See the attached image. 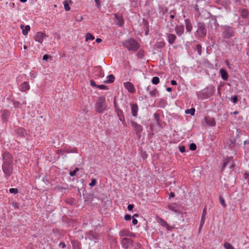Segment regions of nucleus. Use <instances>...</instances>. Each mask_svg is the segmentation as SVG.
<instances>
[{
  "label": "nucleus",
  "instance_id": "40",
  "mask_svg": "<svg viewBox=\"0 0 249 249\" xmlns=\"http://www.w3.org/2000/svg\"><path fill=\"white\" fill-rule=\"evenodd\" d=\"M249 15V11L247 9H243L242 12V16L243 17H247Z\"/></svg>",
  "mask_w": 249,
  "mask_h": 249
},
{
  "label": "nucleus",
  "instance_id": "52",
  "mask_svg": "<svg viewBox=\"0 0 249 249\" xmlns=\"http://www.w3.org/2000/svg\"><path fill=\"white\" fill-rule=\"evenodd\" d=\"M248 144H249V140H246L244 142L245 150H246V149H248V146L247 145Z\"/></svg>",
  "mask_w": 249,
  "mask_h": 249
},
{
  "label": "nucleus",
  "instance_id": "36",
  "mask_svg": "<svg viewBox=\"0 0 249 249\" xmlns=\"http://www.w3.org/2000/svg\"><path fill=\"white\" fill-rule=\"evenodd\" d=\"M152 82L154 85H157L160 82V79L158 77L155 76L153 77Z\"/></svg>",
  "mask_w": 249,
  "mask_h": 249
},
{
  "label": "nucleus",
  "instance_id": "58",
  "mask_svg": "<svg viewBox=\"0 0 249 249\" xmlns=\"http://www.w3.org/2000/svg\"><path fill=\"white\" fill-rule=\"evenodd\" d=\"M171 85H174V86L177 85V83L176 81H175L174 80H172L171 81Z\"/></svg>",
  "mask_w": 249,
  "mask_h": 249
},
{
  "label": "nucleus",
  "instance_id": "48",
  "mask_svg": "<svg viewBox=\"0 0 249 249\" xmlns=\"http://www.w3.org/2000/svg\"><path fill=\"white\" fill-rule=\"evenodd\" d=\"M154 118L158 123H159L160 115L158 113L154 114Z\"/></svg>",
  "mask_w": 249,
  "mask_h": 249
},
{
  "label": "nucleus",
  "instance_id": "7",
  "mask_svg": "<svg viewBox=\"0 0 249 249\" xmlns=\"http://www.w3.org/2000/svg\"><path fill=\"white\" fill-rule=\"evenodd\" d=\"M121 243L123 248L127 249L132 246L133 240L130 238H123L122 239Z\"/></svg>",
  "mask_w": 249,
  "mask_h": 249
},
{
  "label": "nucleus",
  "instance_id": "4",
  "mask_svg": "<svg viewBox=\"0 0 249 249\" xmlns=\"http://www.w3.org/2000/svg\"><path fill=\"white\" fill-rule=\"evenodd\" d=\"M207 28L205 24L202 22H199L197 23V29L196 34L199 37H204L207 35Z\"/></svg>",
  "mask_w": 249,
  "mask_h": 249
},
{
  "label": "nucleus",
  "instance_id": "15",
  "mask_svg": "<svg viewBox=\"0 0 249 249\" xmlns=\"http://www.w3.org/2000/svg\"><path fill=\"white\" fill-rule=\"evenodd\" d=\"M175 31L178 36H181L184 32V27L183 25H177L175 28Z\"/></svg>",
  "mask_w": 249,
  "mask_h": 249
},
{
  "label": "nucleus",
  "instance_id": "29",
  "mask_svg": "<svg viewBox=\"0 0 249 249\" xmlns=\"http://www.w3.org/2000/svg\"><path fill=\"white\" fill-rule=\"evenodd\" d=\"M95 39L94 36L90 33H88L86 35V41L93 40Z\"/></svg>",
  "mask_w": 249,
  "mask_h": 249
},
{
  "label": "nucleus",
  "instance_id": "22",
  "mask_svg": "<svg viewBox=\"0 0 249 249\" xmlns=\"http://www.w3.org/2000/svg\"><path fill=\"white\" fill-rule=\"evenodd\" d=\"M221 78L224 80H227L228 79L229 75L227 71L224 69H220L219 71Z\"/></svg>",
  "mask_w": 249,
  "mask_h": 249
},
{
  "label": "nucleus",
  "instance_id": "39",
  "mask_svg": "<svg viewBox=\"0 0 249 249\" xmlns=\"http://www.w3.org/2000/svg\"><path fill=\"white\" fill-rule=\"evenodd\" d=\"M96 70L100 72L99 74V77H103L104 76V72L100 67H97Z\"/></svg>",
  "mask_w": 249,
  "mask_h": 249
},
{
  "label": "nucleus",
  "instance_id": "50",
  "mask_svg": "<svg viewBox=\"0 0 249 249\" xmlns=\"http://www.w3.org/2000/svg\"><path fill=\"white\" fill-rule=\"evenodd\" d=\"M124 218L126 221L130 220L131 219V216L129 214H126L125 215Z\"/></svg>",
  "mask_w": 249,
  "mask_h": 249
},
{
  "label": "nucleus",
  "instance_id": "34",
  "mask_svg": "<svg viewBox=\"0 0 249 249\" xmlns=\"http://www.w3.org/2000/svg\"><path fill=\"white\" fill-rule=\"evenodd\" d=\"M155 46L157 48H158V49L162 48L165 46V43L163 41H160V42H157L155 44Z\"/></svg>",
  "mask_w": 249,
  "mask_h": 249
},
{
  "label": "nucleus",
  "instance_id": "41",
  "mask_svg": "<svg viewBox=\"0 0 249 249\" xmlns=\"http://www.w3.org/2000/svg\"><path fill=\"white\" fill-rule=\"evenodd\" d=\"M79 171L78 168H75V169L70 173V175L71 177H73L76 175V173Z\"/></svg>",
  "mask_w": 249,
  "mask_h": 249
},
{
  "label": "nucleus",
  "instance_id": "9",
  "mask_svg": "<svg viewBox=\"0 0 249 249\" xmlns=\"http://www.w3.org/2000/svg\"><path fill=\"white\" fill-rule=\"evenodd\" d=\"M78 153V150L76 148L73 147H64L63 149L60 150L59 154H64V153Z\"/></svg>",
  "mask_w": 249,
  "mask_h": 249
},
{
  "label": "nucleus",
  "instance_id": "45",
  "mask_svg": "<svg viewBox=\"0 0 249 249\" xmlns=\"http://www.w3.org/2000/svg\"><path fill=\"white\" fill-rule=\"evenodd\" d=\"M178 149L179 151L181 153H183L185 151V147L183 145L179 146Z\"/></svg>",
  "mask_w": 249,
  "mask_h": 249
},
{
  "label": "nucleus",
  "instance_id": "46",
  "mask_svg": "<svg viewBox=\"0 0 249 249\" xmlns=\"http://www.w3.org/2000/svg\"><path fill=\"white\" fill-rule=\"evenodd\" d=\"M96 184V180L95 179H92L91 182L89 184V185L91 187L94 186Z\"/></svg>",
  "mask_w": 249,
  "mask_h": 249
},
{
  "label": "nucleus",
  "instance_id": "14",
  "mask_svg": "<svg viewBox=\"0 0 249 249\" xmlns=\"http://www.w3.org/2000/svg\"><path fill=\"white\" fill-rule=\"evenodd\" d=\"M30 88V85L27 82H24L18 87L20 91L25 92L28 90Z\"/></svg>",
  "mask_w": 249,
  "mask_h": 249
},
{
  "label": "nucleus",
  "instance_id": "59",
  "mask_svg": "<svg viewBox=\"0 0 249 249\" xmlns=\"http://www.w3.org/2000/svg\"><path fill=\"white\" fill-rule=\"evenodd\" d=\"M95 2L96 3L97 7H99L100 5V0H97L96 1H95Z\"/></svg>",
  "mask_w": 249,
  "mask_h": 249
},
{
  "label": "nucleus",
  "instance_id": "42",
  "mask_svg": "<svg viewBox=\"0 0 249 249\" xmlns=\"http://www.w3.org/2000/svg\"><path fill=\"white\" fill-rule=\"evenodd\" d=\"M189 149L192 151H194L196 149V145L195 143H192L189 145Z\"/></svg>",
  "mask_w": 249,
  "mask_h": 249
},
{
  "label": "nucleus",
  "instance_id": "33",
  "mask_svg": "<svg viewBox=\"0 0 249 249\" xmlns=\"http://www.w3.org/2000/svg\"><path fill=\"white\" fill-rule=\"evenodd\" d=\"M137 56L139 58H142L144 55V52L143 50H140L137 52Z\"/></svg>",
  "mask_w": 249,
  "mask_h": 249
},
{
  "label": "nucleus",
  "instance_id": "63",
  "mask_svg": "<svg viewBox=\"0 0 249 249\" xmlns=\"http://www.w3.org/2000/svg\"><path fill=\"white\" fill-rule=\"evenodd\" d=\"M169 196H170V197H174V196H175V194H174V193H171V194H170V195Z\"/></svg>",
  "mask_w": 249,
  "mask_h": 249
},
{
  "label": "nucleus",
  "instance_id": "10",
  "mask_svg": "<svg viewBox=\"0 0 249 249\" xmlns=\"http://www.w3.org/2000/svg\"><path fill=\"white\" fill-rule=\"evenodd\" d=\"M115 22L116 24L119 26H122L124 24V19L122 16L119 14H115Z\"/></svg>",
  "mask_w": 249,
  "mask_h": 249
},
{
  "label": "nucleus",
  "instance_id": "5",
  "mask_svg": "<svg viewBox=\"0 0 249 249\" xmlns=\"http://www.w3.org/2000/svg\"><path fill=\"white\" fill-rule=\"evenodd\" d=\"M85 239L93 241L96 243L99 239V235L93 231H89L85 235Z\"/></svg>",
  "mask_w": 249,
  "mask_h": 249
},
{
  "label": "nucleus",
  "instance_id": "64",
  "mask_svg": "<svg viewBox=\"0 0 249 249\" xmlns=\"http://www.w3.org/2000/svg\"><path fill=\"white\" fill-rule=\"evenodd\" d=\"M166 90L168 92H170L172 90V89L170 87H168L166 89Z\"/></svg>",
  "mask_w": 249,
  "mask_h": 249
},
{
  "label": "nucleus",
  "instance_id": "57",
  "mask_svg": "<svg viewBox=\"0 0 249 249\" xmlns=\"http://www.w3.org/2000/svg\"><path fill=\"white\" fill-rule=\"evenodd\" d=\"M49 57V56L48 55L45 54L43 56V60H46L48 59Z\"/></svg>",
  "mask_w": 249,
  "mask_h": 249
},
{
  "label": "nucleus",
  "instance_id": "61",
  "mask_svg": "<svg viewBox=\"0 0 249 249\" xmlns=\"http://www.w3.org/2000/svg\"><path fill=\"white\" fill-rule=\"evenodd\" d=\"M82 19H83V17L82 16H80L77 17L76 20H78V21H81V20H82Z\"/></svg>",
  "mask_w": 249,
  "mask_h": 249
},
{
  "label": "nucleus",
  "instance_id": "8",
  "mask_svg": "<svg viewBox=\"0 0 249 249\" xmlns=\"http://www.w3.org/2000/svg\"><path fill=\"white\" fill-rule=\"evenodd\" d=\"M130 123L131 126L137 133H141L142 132L143 127L141 124L133 121H131Z\"/></svg>",
  "mask_w": 249,
  "mask_h": 249
},
{
  "label": "nucleus",
  "instance_id": "1",
  "mask_svg": "<svg viewBox=\"0 0 249 249\" xmlns=\"http://www.w3.org/2000/svg\"><path fill=\"white\" fill-rule=\"evenodd\" d=\"M3 163L2 169L4 174V177L8 178L13 173V157L11 154L8 152H5L2 156Z\"/></svg>",
  "mask_w": 249,
  "mask_h": 249
},
{
  "label": "nucleus",
  "instance_id": "21",
  "mask_svg": "<svg viewBox=\"0 0 249 249\" xmlns=\"http://www.w3.org/2000/svg\"><path fill=\"white\" fill-rule=\"evenodd\" d=\"M119 235L120 236H133V233L129 231L124 229L119 232Z\"/></svg>",
  "mask_w": 249,
  "mask_h": 249
},
{
  "label": "nucleus",
  "instance_id": "47",
  "mask_svg": "<svg viewBox=\"0 0 249 249\" xmlns=\"http://www.w3.org/2000/svg\"><path fill=\"white\" fill-rule=\"evenodd\" d=\"M36 73L34 71H31L30 73V75L32 79H34L36 77Z\"/></svg>",
  "mask_w": 249,
  "mask_h": 249
},
{
  "label": "nucleus",
  "instance_id": "27",
  "mask_svg": "<svg viewBox=\"0 0 249 249\" xmlns=\"http://www.w3.org/2000/svg\"><path fill=\"white\" fill-rule=\"evenodd\" d=\"M206 215V212L205 208L203 210V213L201 216V221L200 222V227H202L204 224Z\"/></svg>",
  "mask_w": 249,
  "mask_h": 249
},
{
  "label": "nucleus",
  "instance_id": "28",
  "mask_svg": "<svg viewBox=\"0 0 249 249\" xmlns=\"http://www.w3.org/2000/svg\"><path fill=\"white\" fill-rule=\"evenodd\" d=\"M71 1H69L68 0H65L63 2V4H64L65 10L66 11H69L70 10L71 8L69 6V3H71Z\"/></svg>",
  "mask_w": 249,
  "mask_h": 249
},
{
  "label": "nucleus",
  "instance_id": "60",
  "mask_svg": "<svg viewBox=\"0 0 249 249\" xmlns=\"http://www.w3.org/2000/svg\"><path fill=\"white\" fill-rule=\"evenodd\" d=\"M195 10L198 13H199V8H198V6L197 5H196L195 6ZM199 14H200V13H199Z\"/></svg>",
  "mask_w": 249,
  "mask_h": 249
},
{
  "label": "nucleus",
  "instance_id": "12",
  "mask_svg": "<svg viewBox=\"0 0 249 249\" xmlns=\"http://www.w3.org/2000/svg\"><path fill=\"white\" fill-rule=\"evenodd\" d=\"M131 111L132 116L134 117H137L139 111V107L136 103L131 104Z\"/></svg>",
  "mask_w": 249,
  "mask_h": 249
},
{
  "label": "nucleus",
  "instance_id": "54",
  "mask_svg": "<svg viewBox=\"0 0 249 249\" xmlns=\"http://www.w3.org/2000/svg\"><path fill=\"white\" fill-rule=\"evenodd\" d=\"M133 208H134V206L132 204H129L127 206V209L129 211H131Z\"/></svg>",
  "mask_w": 249,
  "mask_h": 249
},
{
  "label": "nucleus",
  "instance_id": "2",
  "mask_svg": "<svg viewBox=\"0 0 249 249\" xmlns=\"http://www.w3.org/2000/svg\"><path fill=\"white\" fill-rule=\"evenodd\" d=\"M123 45L129 51L136 52L140 47V45L138 42L132 38L124 40Z\"/></svg>",
  "mask_w": 249,
  "mask_h": 249
},
{
  "label": "nucleus",
  "instance_id": "18",
  "mask_svg": "<svg viewBox=\"0 0 249 249\" xmlns=\"http://www.w3.org/2000/svg\"><path fill=\"white\" fill-rule=\"evenodd\" d=\"M158 223L162 227L166 228L168 231L171 230V227L163 219L160 218L158 221Z\"/></svg>",
  "mask_w": 249,
  "mask_h": 249
},
{
  "label": "nucleus",
  "instance_id": "44",
  "mask_svg": "<svg viewBox=\"0 0 249 249\" xmlns=\"http://www.w3.org/2000/svg\"><path fill=\"white\" fill-rule=\"evenodd\" d=\"M244 178L247 180L249 184V172L246 173L244 175Z\"/></svg>",
  "mask_w": 249,
  "mask_h": 249
},
{
  "label": "nucleus",
  "instance_id": "11",
  "mask_svg": "<svg viewBox=\"0 0 249 249\" xmlns=\"http://www.w3.org/2000/svg\"><path fill=\"white\" fill-rule=\"evenodd\" d=\"M124 87L130 92L131 93H134L135 92V89L134 88V85L129 82H124Z\"/></svg>",
  "mask_w": 249,
  "mask_h": 249
},
{
  "label": "nucleus",
  "instance_id": "23",
  "mask_svg": "<svg viewBox=\"0 0 249 249\" xmlns=\"http://www.w3.org/2000/svg\"><path fill=\"white\" fill-rule=\"evenodd\" d=\"M177 37L175 35L169 34L167 35V39L168 43L172 45L174 43L175 40L176 39Z\"/></svg>",
  "mask_w": 249,
  "mask_h": 249
},
{
  "label": "nucleus",
  "instance_id": "35",
  "mask_svg": "<svg viewBox=\"0 0 249 249\" xmlns=\"http://www.w3.org/2000/svg\"><path fill=\"white\" fill-rule=\"evenodd\" d=\"M149 94L152 97H156L158 94V91L156 89H154L149 91Z\"/></svg>",
  "mask_w": 249,
  "mask_h": 249
},
{
  "label": "nucleus",
  "instance_id": "49",
  "mask_svg": "<svg viewBox=\"0 0 249 249\" xmlns=\"http://www.w3.org/2000/svg\"><path fill=\"white\" fill-rule=\"evenodd\" d=\"M237 101H238V98L236 96H234L231 98V101L233 103H234V104L236 103Z\"/></svg>",
  "mask_w": 249,
  "mask_h": 249
},
{
  "label": "nucleus",
  "instance_id": "17",
  "mask_svg": "<svg viewBox=\"0 0 249 249\" xmlns=\"http://www.w3.org/2000/svg\"><path fill=\"white\" fill-rule=\"evenodd\" d=\"M184 22L186 32H191L193 29V26L190 20L189 19H186L184 20Z\"/></svg>",
  "mask_w": 249,
  "mask_h": 249
},
{
  "label": "nucleus",
  "instance_id": "38",
  "mask_svg": "<svg viewBox=\"0 0 249 249\" xmlns=\"http://www.w3.org/2000/svg\"><path fill=\"white\" fill-rule=\"evenodd\" d=\"M201 48V45L200 44L196 45V50L197 52V53L199 55H200L202 53Z\"/></svg>",
  "mask_w": 249,
  "mask_h": 249
},
{
  "label": "nucleus",
  "instance_id": "26",
  "mask_svg": "<svg viewBox=\"0 0 249 249\" xmlns=\"http://www.w3.org/2000/svg\"><path fill=\"white\" fill-rule=\"evenodd\" d=\"M168 209L174 212L177 215H178L180 213V211L179 209L177 208V206L175 205H170L168 206Z\"/></svg>",
  "mask_w": 249,
  "mask_h": 249
},
{
  "label": "nucleus",
  "instance_id": "6",
  "mask_svg": "<svg viewBox=\"0 0 249 249\" xmlns=\"http://www.w3.org/2000/svg\"><path fill=\"white\" fill-rule=\"evenodd\" d=\"M234 167L232 157H228L224 160L223 165V169L228 167L230 169H232Z\"/></svg>",
  "mask_w": 249,
  "mask_h": 249
},
{
  "label": "nucleus",
  "instance_id": "16",
  "mask_svg": "<svg viewBox=\"0 0 249 249\" xmlns=\"http://www.w3.org/2000/svg\"><path fill=\"white\" fill-rule=\"evenodd\" d=\"M214 92L213 87L212 86H209L203 90V93L207 96H211Z\"/></svg>",
  "mask_w": 249,
  "mask_h": 249
},
{
  "label": "nucleus",
  "instance_id": "19",
  "mask_svg": "<svg viewBox=\"0 0 249 249\" xmlns=\"http://www.w3.org/2000/svg\"><path fill=\"white\" fill-rule=\"evenodd\" d=\"M16 133L17 135L20 137H25L27 134V132L26 130L22 127L18 128L16 130Z\"/></svg>",
  "mask_w": 249,
  "mask_h": 249
},
{
  "label": "nucleus",
  "instance_id": "24",
  "mask_svg": "<svg viewBox=\"0 0 249 249\" xmlns=\"http://www.w3.org/2000/svg\"><path fill=\"white\" fill-rule=\"evenodd\" d=\"M20 28L22 29V34L24 36L27 35L30 30V27L29 25L24 26L23 25L21 24L20 26Z\"/></svg>",
  "mask_w": 249,
  "mask_h": 249
},
{
  "label": "nucleus",
  "instance_id": "43",
  "mask_svg": "<svg viewBox=\"0 0 249 249\" xmlns=\"http://www.w3.org/2000/svg\"><path fill=\"white\" fill-rule=\"evenodd\" d=\"M9 192L11 194H16L18 192V190L16 188H10L9 189Z\"/></svg>",
  "mask_w": 249,
  "mask_h": 249
},
{
  "label": "nucleus",
  "instance_id": "20",
  "mask_svg": "<svg viewBox=\"0 0 249 249\" xmlns=\"http://www.w3.org/2000/svg\"><path fill=\"white\" fill-rule=\"evenodd\" d=\"M205 120L207 124L209 126H213L216 124L215 120L213 118L210 117H205Z\"/></svg>",
  "mask_w": 249,
  "mask_h": 249
},
{
  "label": "nucleus",
  "instance_id": "55",
  "mask_svg": "<svg viewBox=\"0 0 249 249\" xmlns=\"http://www.w3.org/2000/svg\"><path fill=\"white\" fill-rule=\"evenodd\" d=\"M132 223L133 225H136L138 223V220L136 219L133 218Z\"/></svg>",
  "mask_w": 249,
  "mask_h": 249
},
{
  "label": "nucleus",
  "instance_id": "37",
  "mask_svg": "<svg viewBox=\"0 0 249 249\" xmlns=\"http://www.w3.org/2000/svg\"><path fill=\"white\" fill-rule=\"evenodd\" d=\"M219 202L221 205L224 208L226 207V204L225 203V200L223 197L221 196H219Z\"/></svg>",
  "mask_w": 249,
  "mask_h": 249
},
{
  "label": "nucleus",
  "instance_id": "62",
  "mask_svg": "<svg viewBox=\"0 0 249 249\" xmlns=\"http://www.w3.org/2000/svg\"><path fill=\"white\" fill-rule=\"evenodd\" d=\"M102 41V40L101 38H97L96 39V42L97 43H100Z\"/></svg>",
  "mask_w": 249,
  "mask_h": 249
},
{
  "label": "nucleus",
  "instance_id": "31",
  "mask_svg": "<svg viewBox=\"0 0 249 249\" xmlns=\"http://www.w3.org/2000/svg\"><path fill=\"white\" fill-rule=\"evenodd\" d=\"M167 12V9L166 7L160 6L159 7V13L164 15Z\"/></svg>",
  "mask_w": 249,
  "mask_h": 249
},
{
  "label": "nucleus",
  "instance_id": "3",
  "mask_svg": "<svg viewBox=\"0 0 249 249\" xmlns=\"http://www.w3.org/2000/svg\"><path fill=\"white\" fill-rule=\"evenodd\" d=\"M95 110L99 113H102L107 110V104L105 97H99L95 103Z\"/></svg>",
  "mask_w": 249,
  "mask_h": 249
},
{
  "label": "nucleus",
  "instance_id": "53",
  "mask_svg": "<svg viewBox=\"0 0 249 249\" xmlns=\"http://www.w3.org/2000/svg\"><path fill=\"white\" fill-rule=\"evenodd\" d=\"M97 88L101 89H106V86L104 85H100L97 86Z\"/></svg>",
  "mask_w": 249,
  "mask_h": 249
},
{
  "label": "nucleus",
  "instance_id": "30",
  "mask_svg": "<svg viewBox=\"0 0 249 249\" xmlns=\"http://www.w3.org/2000/svg\"><path fill=\"white\" fill-rule=\"evenodd\" d=\"M186 114H191V115H194L195 113V109L194 108H191L190 109H186L185 111Z\"/></svg>",
  "mask_w": 249,
  "mask_h": 249
},
{
  "label": "nucleus",
  "instance_id": "56",
  "mask_svg": "<svg viewBox=\"0 0 249 249\" xmlns=\"http://www.w3.org/2000/svg\"><path fill=\"white\" fill-rule=\"evenodd\" d=\"M59 246L61 247L62 248H64L66 247V245L65 243L61 242L59 244Z\"/></svg>",
  "mask_w": 249,
  "mask_h": 249
},
{
  "label": "nucleus",
  "instance_id": "13",
  "mask_svg": "<svg viewBox=\"0 0 249 249\" xmlns=\"http://www.w3.org/2000/svg\"><path fill=\"white\" fill-rule=\"evenodd\" d=\"M45 34L41 32H37L34 36V39L36 41L42 43Z\"/></svg>",
  "mask_w": 249,
  "mask_h": 249
},
{
  "label": "nucleus",
  "instance_id": "25",
  "mask_svg": "<svg viewBox=\"0 0 249 249\" xmlns=\"http://www.w3.org/2000/svg\"><path fill=\"white\" fill-rule=\"evenodd\" d=\"M115 80V77L113 74H110L107 76L106 80L104 81L106 84L111 83L114 82Z\"/></svg>",
  "mask_w": 249,
  "mask_h": 249
},
{
  "label": "nucleus",
  "instance_id": "51",
  "mask_svg": "<svg viewBox=\"0 0 249 249\" xmlns=\"http://www.w3.org/2000/svg\"><path fill=\"white\" fill-rule=\"evenodd\" d=\"M90 85H91V86H92V87H97V86H98V85H97L96 84V83H95V81H94V80H91L90 81Z\"/></svg>",
  "mask_w": 249,
  "mask_h": 249
},
{
  "label": "nucleus",
  "instance_id": "32",
  "mask_svg": "<svg viewBox=\"0 0 249 249\" xmlns=\"http://www.w3.org/2000/svg\"><path fill=\"white\" fill-rule=\"evenodd\" d=\"M225 249H235L230 243L226 242L223 245Z\"/></svg>",
  "mask_w": 249,
  "mask_h": 249
}]
</instances>
